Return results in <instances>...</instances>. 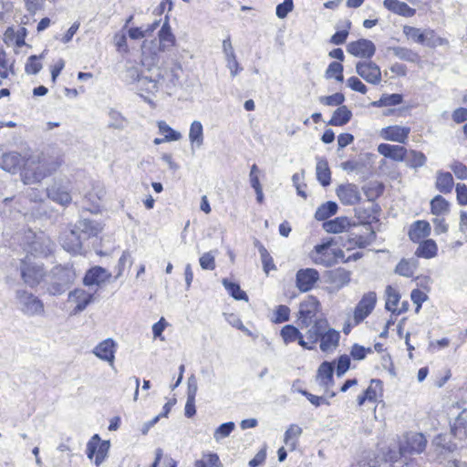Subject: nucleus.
<instances>
[{
	"mask_svg": "<svg viewBox=\"0 0 467 467\" xmlns=\"http://www.w3.org/2000/svg\"><path fill=\"white\" fill-rule=\"evenodd\" d=\"M377 303V295L375 292H368L363 295L355 307L353 315V325L360 324L375 308Z\"/></svg>",
	"mask_w": 467,
	"mask_h": 467,
	"instance_id": "9",
	"label": "nucleus"
},
{
	"mask_svg": "<svg viewBox=\"0 0 467 467\" xmlns=\"http://www.w3.org/2000/svg\"><path fill=\"white\" fill-rule=\"evenodd\" d=\"M316 172L317 181L323 186H327L330 184L331 173L328 167V163L325 159H317Z\"/></svg>",
	"mask_w": 467,
	"mask_h": 467,
	"instance_id": "38",
	"label": "nucleus"
},
{
	"mask_svg": "<svg viewBox=\"0 0 467 467\" xmlns=\"http://www.w3.org/2000/svg\"><path fill=\"white\" fill-rule=\"evenodd\" d=\"M431 211L436 216L447 214L450 211V203L441 195H436L431 201Z\"/></svg>",
	"mask_w": 467,
	"mask_h": 467,
	"instance_id": "40",
	"label": "nucleus"
},
{
	"mask_svg": "<svg viewBox=\"0 0 467 467\" xmlns=\"http://www.w3.org/2000/svg\"><path fill=\"white\" fill-rule=\"evenodd\" d=\"M9 73L14 74V63L9 61L5 51L0 48V77L6 78Z\"/></svg>",
	"mask_w": 467,
	"mask_h": 467,
	"instance_id": "49",
	"label": "nucleus"
},
{
	"mask_svg": "<svg viewBox=\"0 0 467 467\" xmlns=\"http://www.w3.org/2000/svg\"><path fill=\"white\" fill-rule=\"evenodd\" d=\"M68 302L76 304L73 314H78L86 309V307L93 301V295L87 292L83 288H76L69 292L67 296Z\"/></svg>",
	"mask_w": 467,
	"mask_h": 467,
	"instance_id": "19",
	"label": "nucleus"
},
{
	"mask_svg": "<svg viewBox=\"0 0 467 467\" xmlns=\"http://www.w3.org/2000/svg\"><path fill=\"white\" fill-rule=\"evenodd\" d=\"M347 51L357 57L370 58L376 52V47L372 41L361 38L348 43Z\"/></svg>",
	"mask_w": 467,
	"mask_h": 467,
	"instance_id": "16",
	"label": "nucleus"
},
{
	"mask_svg": "<svg viewBox=\"0 0 467 467\" xmlns=\"http://www.w3.org/2000/svg\"><path fill=\"white\" fill-rule=\"evenodd\" d=\"M109 447V441H101L99 434H94L87 443L86 453L89 460L95 457L94 463L99 467L108 457Z\"/></svg>",
	"mask_w": 467,
	"mask_h": 467,
	"instance_id": "7",
	"label": "nucleus"
},
{
	"mask_svg": "<svg viewBox=\"0 0 467 467\" xmlns=\"http://www.w3.org/2000/svg\"><path fill=\"white\" fill-rule=\"evenodd\" d=\"M319 280V273L314 268L300 269L296 275V285L301 292L310 291Z\"/></svg>",
	"mask_w": 467,
	"mask_h": 467,
	"instance_id": "15",
	"label": "nucleus"
},
{
	"mask_svg": "<svg viewBox=\"0 0 467 467\" xmlns=\"http://www.w3.org/2000/svg\"><path fill=\"white\" fill-rule=\"evenodd\" d=\"M378 152L395 161H404L407 158V149L400 145L381 143L378 146Z\"/></svg>",
	"mask_w": 467,
	"mask_h": 467,
	"instance_id": "22",
	"label": "nucleus"
},
{
	"mask_svg": "<svg viewBox=\"0 0 467 467\" xmlns=\"http://www.w3.org/2000/svg\"><path fill=\"white\" fill-rule=\"evenodd\" d=\"M158 128L161 134L171 141H177L182 138V134L179 131L172 130L165 121L161 120L158 122Z\"/></svg>",
	"mask_w": 467,
	"mask_h": 467,
	"instance_id": "52",
	"label": "nucleus"
},
{
	"mask_svg": "<svg viewBox=\"0 0 467 467\" xmlns=\"http://www.w3.org/2000/svg\"><path fill=\"white\" fill-rule=\"evenodd\" d=\"M343 66L339 62H332L329 64L328 67L326 70V78H335L337 81L342 82L344 79L343 77Z\"/></svg>",
	"mask_w": 467,
	"mask_h": 467,
	"instance_id": "53",
	"label": "nucleus"
},
{
	"mask_svg": "<svg viewBox=\"0 0 467 467\" xmlns=\"http://www.w3.org/2000/svg\"><path fill=\"white\" fill-rule=\"evenodd\" d=\"M328 321L326 318L320 317L316 318L312 324L306 327V331L304 335L306 337L305 343L306 344V349H314L315 345L318 342L323 332H326Z\"/></svg>",
	"mask_w": 467,
	"mask_h": 467,
	"instance_id": "14",
	"label": "nucleus"
},
{
	"mask_svg": "<svg viewBox=\"0 0 467 467\" xmlns=\"http://www.w3.org/2000/svg\"><path fill=\"white\" fill-rule=\"evenodd\" d=\"M456 197L460 205H467V185L458 183L456 185Z\"/></svg>",
	"mask_w": 467,
	"mask_h": 467,
	"instance_id": "64",
	"label": "nucleus"
},
{
	"mask_svg": "<svg viewBox=\"0 0 467 467\" xmlns=\"http://www.w3.org/2000/svg\"><path fill=\"white\" fill-rule=\"evenodd\" d=\"M345 101L342 93H335L331 96H323L319 98V102L326 106H340Z\"/></svg>",
	"mask_w": 467,
	"mask_h": 467,
	"instance_id": "55",
	"label": "nucleus"
},
{
	"mask_svg": "<svg viewBox=\"0 0 467 467\" xmlns=\"http://www.w3.org/2000/svg\"><path fill=\"white\" fill-rule=\"evenodd\" d=\"M21 277L30 287H35L43 280L45 271L42 265L33 262L30 256H26L20 263Z\"/></svg>",
	"mask_w": 467,
	"mask_h": 467,
	"instance_id": "5",
	"label": "nucleus"
},
{
	"mask_svg": "<svg viewBox=\"0 0 467 467\" xmlns=\"http://www.w3.org/2000/svg\"><path fill=\"white\" fill-rule=\"evenodd\" d=\"M339 337V332L334 328H331L330 326L328 325L327 327L326 332H323L318 340L320 342V349L323 352H327L335 349L338 345Z\"/></svg>",
	"mask_w": 467,
	"mask_h": 467,
	"instance_id": "25",
	"label": "nucleus"
},
{
	"mask_svg": "<svg viewBox=\"0 0 467 467\" xmlns=\"http://www.w3.org/2000/svg\"><path fill=\"white\" fill-rule=\"evenodd\" d=\"M223 285L227 292L236 300H248L247 295L243 291L240 285L227 279L223 280Z\"/></svg>",
	"mask_w": 467,
	"mask_h": 467,
	"instance_id": "45",
	"label": "nucleus"
},
{
	"mask_svg": "<svg viewBox=\"0 0 467 467\" xmlns=\"http://www.w3.org/2000/svg\"><path fill=\"white\" fill-rule=\"evenodd\" d=\"M290 317V309L288 306L280 305L277 306L276 310L275 311V323H283L289 320Z\"/></svg>",
	"mask_w": 467,
	"mask_h": 467,
	"instance_id": "56",
	"label": "nucleus"
},
{
	"mask_svg": "<svg viewBox=\"0 0 467 467\" xmlns=\"http://www.w3.org/2000/svg\"><path fill=\"white\" fill-rule=\"evenodd\" d=\"M24 163L22 156L16 151L4 153L1 157L0 167L10 173H16Z\"/></svg>",
	"mask_w": 467,
	"mask_h": 467,
	"instance_id": "24",
	"label": "nucleus"
},
{
	"mask_svg": "<svg viewBox=\"0 0 467 467\" xmlns=\"http://www.w3.org/2000/svg\"><path fill=\"white\" fill-rule=\"evenodd\" d=\"M350 223L347 217H337L324 223L323 228L327 233L339 234L349 227Z\"/></svg>",
	"mask_w": 467,
	"mask_h": 467,
	"instance_id": "34",
	"label": "nucleus"
},
{
	"mask_svg": "<svg viewBox=\"0 0 467 467\" xmlns=\"http://www.w3.org/2000/svg\"><path fill=\"white\" fill-rule=\"evenodd\" d=\"M172 78L166 81L163 70L161 67L148 68L142 75L140 74L138 67H130L126 71V78L131 82H137V88L141 92L143 97L146 94H155L161 88H165L170 89L175 86V80H178L179 77L175 74L174 70H171Z\"/></svg>",
	"mask_w": 467,
	"mask_h": 467,
	"instance_id": "2",
	"label": "nucleus"
},
{
	"mask_svg": "<svg viewBox=\"0 0 467 467\" xmlns=\"http://www.w3.org/2000/svg\"><path fill=\"white\" fill-rule=\"evenodd\" d=\"M293 0H284L283 3L276 6V16L279 18H285L293 10Z\"/></svg>",
	"mask_w": 467,
	"mask_h": 467,
	"instance_id": "59",
	"label": "nucleus"
},
{
	"mask_svg": "<svg viewBox=\"0 0 467 467\" xmlns=\"http://www.w3.org/2000/svg\"><path fill=\"white\" fill-rule=\"evenodd\" d=\"M431 234V225L427 221L420 220L416 221L410 228L409 237L410 239L417 243L420 239L429 236Z\"/></svg>",
	"mask_w": 467,
	"mask_h": 467,
	"instance_id": "30",
	"label": "nucleus"
},
{
	"mask_svg": "<svg viewBox=\"0 0 467 467\" xmlns=\"http://www.w3.org/2000/svg\"><path fill=\"white\" fill-rule=\"evenodd\" d=\"M234 429L235 424L233 421L223 423L214 431L213 438L216 441H220L228 437Z\"/></svg>",
	"mask_w": 467,
	"mask_h": 467,
	"instance_id": "50",
	"label": "nucleus"
},
{
	"mask_svg": "<svg viewBox=\"0 0 467 467\" xmlns=\"http://www.w3.org/2000/svg\"><path fill=\"white\" fill-rule=\"evenodd\" d=\"M195 467H223L219 456L216 453H204L194 463Z\"/></svg>",
	"mask_w": 467,
	"mask_h": 467,
	"instance_id": "44",
	"label": "nucleus"
},
{
	"mask_svg": "<svg viewBox=\"0 0 467 467\" xmlns=\"http://www.w3.org/2000/svg\"><path fill=\"white\" fill-rule=\"evenodd\" d=\"M17 309L28 317H41L45 314L43 301L33 293L26 289H17L15 293Z\"/></svg>",
	"mask_w": 467,
	"mask_h": 467,
	"instance_id": "4",
	"label": "nucleus"
},
{
	"mask_svg": "<svg viewBox=\"0 0 467 467\" xmlns=\"http://www.w3.org/2000/svg\"><path fill=\"white\" fill-rule=\"evenodd\" d=\"M116 349V342L111 338H107L99 343L93 348L92 353L100 360L108 362L111 367H113Z\"/></svg>",
	"mask_w": 467,
	"mask_h": 467,
	"instance_id": "17",
	"label": "nucleus"
},
{
	"mask_svg": "<svg viewBox=\"0 0 467 467\" xmlns=\"http://www.w3.org/2000/svg\"><path fill=\"white\" fill-rule=\"evenodd\" d=\"M382 382L379 379H372L368 388L363 392L367 397L368 400L374 401L377 399L376 388L381 389Z\"/></svg>",
	"mask_w": 467,
	"mask_h": 467,
	"instance_id": "57",
	"label": "nucleus"
},
{
	"mask_svg": "<svg viewBox=\"0 0 467 467\" xmlns=\"http://www.w3.org/2000/svg\"><path fill=\"white\" fill-rule=\"evenodd\" d=\"M200 265L204 270H213L215 268L214 256L211 252L203 254L200 259Z\"/></svg>",
	"mask_w": 467,
	"mask_h": 467,
	"instance_id": "60",
	"label": "nucleus"
},
{
	"mask_svg": "<svg viewBox=\"0 0 467 467\" xmlns=\"http://www.w3.org/2000/svg\"><path fill=\"white\" fill-rule=\"evenodd\" d=\"M434 452L439 459H446L447 454L452 453L456 444L451 441V434H439L432 441Z\"/></svg>",
	"mask_w": 467,
	"mask_h": 467,
	"instance_id": "18",
	"label": "nucleus"
},
{
	"mask_svg": "<svg viewBox=\"0 0 467 467\" xmlns=\"http://www.w3.org/2000/svg\"><path fill=\"white\" fill-rule=\"evenodd\" d=\"M403 98L400 94H385L381 96V98L374 101L372 105L374 107H389V106H396L402 102Z\"/></svg>",
	"mask_w": 467,
	"mask_h": 467,
	"instance_id": "46",
	"label": "nucleus"
},
{
	"mask_svg": "<svg viewBox=\"0 0 467 467\" xmlns=\"http://www.w3.org/2000/svg\"><path fill=\"white\" fill-rule=\"evenodd\" d=\"M302 434V429L296 424H291L285 432L284 442L290 451L296 448L297 440Z\"/></svg>",
	"mask_w": 467,
	"mask_h": 467,
	"instance_id": "37",
	"label": "nucleus"
},
{
	"mask_svg": "<svg viewBox=\"0 0 467 467\" xmlns=\"http://www.w3.org/2000/svg\"><path fill=\"white\" fill-rule=\"evenodd\" d=\"M450 167L458 179H461V180L467 179V166L466 165L462 164V162L455 161Z\"/></svg>",
	"mask_w": 467,
	"mask_h": 467,
	"instance_id": "63",
	"label": "nucleus"
},
{
	"mask_svg": "<svg viewBox=\"0 0 467 467\" xmlns=\"http://www.w3.org/2000/svg\"><path fill=\"white\" fill-rule=\"evenodd\" d=\"M407 165L410 168L417 169L423 167L427 161V158L421 151L415 150H407V158L405 161Z\"/></svg>",
	"mask_w": 467,
	"mask_h": 467,
	"instance_id": "42",
	"label": "nucleus"
},
{
	"mask_svg": "<svg viewBox=\"0 0 467 467\" xmlns=\"http://www.w3.org/2000/svg\"><path fill=\"white\" fill-rule=\"evenodd\" d=\"M410 298L412 302L417 306L416 312L418 313L421 307L423 302L428 298L427 295L420 289H414L411 291Z\"/></svg>",
	"mask_w": 467,
	"mask_h": 467,
	"instance_id": "61",
	"label": "nucleus"
},
{
	"mask_svg": "<svg viewBox=\"0 0 467 467\" xmlns=\"http://www.w3.org/2000/svg\"><path fill=\"white\" fill-rule=\"evenodd\" d=\"M334 366L329 362H323L317 370V380L326 391L333 385Z\"/></svg>",
	"mask_w": 467,
	"mask_h": 467,
	"instance_id": "28",
	"label": "nucleus"
},
{
	"mask_svg": "<svg viewBox=\"0 0 467 467\" xmlns=\"http://www.w3.org/2000/svg\"><path fill=\"white\" fill-rule=\"evenodd\" d=\"M337 211V204L335 202H327L323 203L315 213V218L323 221L334 215Z\"/></svg>",
	"mask_w": 467,
	"mask_h": 467,
	"instance_id": "43",
	"label": "nucleus"
},
{
	"mask_svg": "<svg viewBox=\"0 0 467 467\" xmlns=\"http://www.w3.org/2000/svg\"><path fill=\"white\" fill-rule=\"evenodd\" d=\"M386 309L389 311H391L392 313H396L397 311V304L400 301V294L399 292L391 287L390 285H388L386 288Z\"/></svg>",
	"mask_w": 467,
	"mask_h": 467,
	"instance_id": "48",
	"label": "nucleus"
},
{
	"mask_svg": "<svg viewBox=\"0 0 467 467\" xmlns=\"http://www.w3.org/2000/svg\"><path fill=\"white\" fill-rule=\"evenodd\" d=\"M389 51L398 58L408 62H417L420 58L416 52L404 47H392L389 48Z\"/></svg>",
	"mask_w": 467,
	"mask_h": 467,
	"instance_id": "41",
	"label": "nucleus"
},
{
	"mask_svg": "<svg viewBox=\"0 0 467 467\" xmlns=\"http://www.w3.org/2000/svg\"><path fill=\"white\" fill-rule=\"evenodd\" d=\"M410 128L399 125L389 126L380 130V137L386 140L405 143L409 138Z\"/></svg>",
	"mask_w": 467,
	"mask_h": 467,
	"instance_id": "20",
	"label": "nucleus"
},
{
	"mask_svg": "<svg viewBox=\"0 0 467 467\" xmlns=\"http://www.w3.org/2000/svg\"><path fill=\"white\" fill-rule=\"evenodd\" d=\"M159 50L161 52L169 51L175 45V36L171 32L168 19L163 23L159 31Z\"/></svg>",
	"mask_w": 467,
	"mask_h": 467,
	"instance_id": "26",
	"label": "nucleus"
},
{
	"mask_svg": "<svg viewBox=\"0 0 467 467\" xmlns=\"http://www.w3.org/2000/svg\"><path fill=\"white\" fill-rule=\"evenodd\" d=\"M189 140L192 145V149L193 147L201 148L203 144L204 137H203V127L201 121L193 120L190 126L189 130Z\"/></svg>",
	"mask_w": 467,
	"mask_h": 467,
	"instance_id": "32",
	"label": "nucleus"
},
{
	"mask_svg": "<svg viewBox=\"0 0 467 467\" xmlns=\"http://www.w3.org/2000/svg\"><path fill=\"white\" fill-rule=\"evenodd\" d=\"M102 230L101 225L92 220L79 219L72 228L64 231L60 235V244L64 250L73 254H80L84 243L97 236Z\"/></svg>",
	"mask_w": 467,
	"mask_h": 467,
	"instance_id": "1",
	"label": "nucleus"
},
{
	"mask_svg": "<svg viewBox=\"0 0 467 467\" xmlns=\"http://www.w3.org/2000/svg\"><path fill=\"white\" fill-rule=\"evenodd\" d=\"M348 87L352 90L358 91L361 94H366L368 88L366 85L357 77H351L347 80Z\"/></svg>",
	"mask_w": 467,
	"mask_h": 467,
	"instance_id": "58",
	"label": "nucleus"
},
{
	"mask_svg": "<svg viewBox=\"0 0 467 467\" xmlns=\"http://www.w3.org/2000/svg\"><path fill=\"white\" fill-rule=\"evenodd\" d=\"M383 5L389 11L405 17H411L416 13L414 8L400 0H384Z\"/></svg>",
	"mask_w": 467,
	"mask_h": 467,
	"instance_id": "27",
	"label": "nucleus"
},
{
	"mask_svg": "<svg viewBox=\"0 0 467 467\" xmlns=\"http://www.w3.org/2000/svg\"><path fill=\"white\" fill-rule=\"evenodd\" d=\"M371 348H366L360 345L355 344L351 348V356L356 360H362L366 358L368 353H371Z\"/></svg>",
	"mask_w": 467,
	"mask_h": 467,
	"instance_id": "62",
	"label": "nucleus"
},
{
	"mask_svg": "<svg viewBox=\"0 0 467 467\" xmlns=\"http://www.w3.org/2000/svg\"><path fill=\"white\" fill-rule=\"evenodd\" d=\"M337 194L345 205H354L361 199L358 186L353 183L339 186Z\"/></svg>",
	"mask_w": 467,
	"mask_h": 467,
	"instance_id": "21",
	"label": "nucleus"
},
{
	"mask_svg": "<svg viewBox=\"0 0 467 467\" xmlns=\"http://www.w3.org/2000/svg\"><path fill=\"white\" fill-rule=\"evenodd\" d=\"M356 72L369 84L378 85L381 81L380 67L372 61L358 62Z\"/></svg>",
	"mask_w": 467,
	"mask_h": 467,
	"instance_id": "13",
	"label": "nucleus"
},
{
	"mask_svg": "<svg viewBox=\"0 0 467 467\" xmlns=\"http://www.w3.org/2000/svg\"><path fill=\"white\" fill-rule=\"evenodd\" d=\"M351 117V111L346 106H340L334 111L328 125L343 126L350 120Z\"/></svg>",
	"mask_w": 467,
	"mask_h": 467,
	"instance_id": "36",
	"label": "nucleus"
},
{
	"mask_svg": "<svg viewBox=\"0 0 467 467\" xmlns=\"http://www.w3.org/2000/svg\"><path fill=\"white\" fill-rule=\"evenodd\" d=\"M427 444V440L421 433H408L404 437V441L400 443V452L404 455L406 453H420Z\"/></svg>",
	"mask_w": 467,
	"mask_h": 467,
	"instance_id": "12",
	"label": "nucleus"
},
{
	"mask_svg": "<svg viewBox=\"0 0 467 467\" xmlns=\"http://www.w3.org/2000/svg\"><path fill=\"white\" fill-rule=\"evenodd\" d=\"M47 196L62 205L68 204L71 202L69 192L62 185L56 182L47 188Z\"/></svg>",
	"mask_w": 467,
	"mask_h": 467,
	"instance_id": "31",
	"label": "nucleus"
},
{
	"mask_svg": "<svg viewBox=\"0 0 467 467\" xmlns=\"http://www.w3.org/2000/svg\"><path fill=\"white\" fill-rule=\"evenodd\" d=\"M32 237L34 240L28 243L26 248L31 254L47 256L53 251L54 244L43 234L36 235L32 232H29L26 238L29 240Z\"/></svg>",
	"mask_w": 467,
	"mask_h": 467,
	"instance_id": "10",
	"label": "nucleus"
},
{
	"mask_svg": "<svg viewBox=\"0 0 467 467\" xmlns=\"http://www.w3.org/2000/svg\"><path fill=\"white\" fill-rule=\"evenodd\" d=\"M111 275L101 266H95L89 269L84 278L83 284L87 286L100 285L109 279Z\"/></svg>",
	"mask_w": 467,
	"mask_h": 467,
	"instance_id": "23",
	"label": "nucleus"
},
{
	"mask_svg": "<svg viewBox=\"0 0 467 467\" xmlns=\"http://www.w3.org/2000/svg\"><path fill=\"white\" fill-rule=\"evenodd\" d=\"M332 242L328 241L314 247L311 259L316 265L330 266L336 262L337 252L331 249Z\"/></svg>",
	"mask_w": 467,
	"mask_h": 467,
	"instance_id": "11",
	"label": "nucleus"
},
{
	"mask_svg": "<svg viewBox=\"0 0 467 467\" xmlns=\"http://www.w3.org/2000/svg\"><path fill=\"white\" fill-rule=\"evenodd\" d=\"M43 57V54L40 55V57L37 56H30L27 59V62L26 64L25 70L27 74L36 75L37 74L41 68L42 64L38 61L39 58Z\"/></svg>",
	"mask_w": 467,
	"mask_h": 467,
	"instance_id": "54",
	"label": "nucleus"
},
{
	"mask_svg": "<svg viewBox=\"0 0 467 467\" xmlns=\"http://www.w3.org/2000/svg\"><path fill=\"white\" fill-rule=\"evenodd\" d=\"M403 33L416 43L425 44L428 47H435L443 44V39L436 36L434 31L431 29L421 31L420 28L405 26L403 27Z\"/></svg>",
	"mask_w": 467,
	"mask_h": 467,
	"instance_id": "8",
	"label": "nucleus"
},
{
	"mask_svg": "<svg viewBox=\"0 0 467 467\" xmlns=\"http://www.w3.org/2000/svg\"><path fill=\"white\" fill-rule=\"evenodd\" d=\"M417 269V261L414 259H402L397 265L395 273L405 277H411Z\"/></svg>",
	"mask_w": 467,
	"mask_h": 467,
	"instance_id": "39",
	"label": "nucleus"
},
{
	"mask_svg": "<svg viewBox=\"0 0 467 467\" xmlns=\"http://www.w3.org/2000/svg\"><path fill=\"white\" fill-rule=\"evenodd\" d=\"M321 310V306L317 297L308 296L304 301L300 303L298 311L299 327H308L312 322L317 318V313Z\"/></svg>",
	"mask_w": 467,
	"mask_h": 467,
	"instance_id": "6",
	"label": "nucleus"
},
{
	"mask_svg": "<svg viewBox=\"0 0 467 467\" xmlns=\"http://www.w3.org/2000/svg\"><path fill=\"white\" fill-rule=\"evenodd\" d=\"M77 274L72 265H57L48 275L47 292L51 296H60L74 283Z\"/></svg>",
	"mask_w": 467,
	"mask_h": 467,
	"instance_id": "3",
	"label": "nucleus"
},
{
	"mask_svg": "<svg viewBox=\"0 0 467 467\" xmlns=\"http://www.w3.org/2000/svg\"><path fill=\"white\" fill-rule=\"evenodd\" d=\"M280 334L285 344L287 345L289 343L297 341L301 347L306 348V344L305 343L304 335L293 325H285L281 329Z\"/></svg>",
	"mask_w": 467,
	"mask_h": 467,
	"instance_id": "29",
	"label": "nucleus"
},
{
	"mask_svg": "<svg viewBox=\"0 0 467 467\" xmlns=\"http://www.w3.org/2000/svg\"><path fill=\"white\" fill-rule=\"evenodd\" d=\"M330 278L338 286L348 285L350 281V273L344 268H337L331 271Z\"/></svg>",
	"mask_w": 467,
	"mask_h": 467,
	"instance_id": "47",
	"label": "nucleus"
},
{
	"mask_svg": "<svg viewBox=\"0 0 467 467\" xmlns=\"http://www.w3.org/2000/svg\"><path fill=\"white\" fill-rule=\"evenodd\" d=\"M453 177L448 171H439L436 173V189L442 193H450L453 188Z\"/></svg>",
	"mask_w": 467,
	"mask_h": 467,
	"instance_id": "33",
	"label": "nucleus"
},
{
	"mask_svg": "<svg viewBox=\"0 0 467 467\" xmlns=\"http://www.w3.org/2000/svg\"><path fill=\"white\" fill-rule=\"evenodd\" d=\"M437 244L431 239H427L420 244L416 249L415 255L423 258H432L437 254Z\"/></svg>",
	"mask_w": 467,
	"mask_h": 467,
	"instance_id": "35",
	"label": "nucleus"
},
{
	"mask_svg": "<svg viewBox=\"0 0 467 467\" xmlns=\"http://www.w3.org/2000/svg\"><path fill=\"white\" fill-rule=\"evenodd\" d=\"M256 246L258 247V251L261 256V261L264 266V270L265 273H268L270 269H275V265L273 262V258L266 250V248L261 244L260 243H256Z\"/></svg>",
	"mask_w": 467,
	"mask_h": 467,
	"instance_id": "51",
	"label": "nucleus"
}]
</instances>
